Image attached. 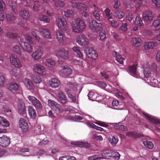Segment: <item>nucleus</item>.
<instances>
[{
    "label": "nucleus",
    "mask_w": 160,
    "mask_h": 160,
    "mask_svg": "<svg viewBox=\"0 0 160 160\" xmlns=\"http://www.w3.org/2000/svg\"><path fill=\"white\" fill-rule=\"evenodd\" d=\"M141 68L143 70L144 80L150 85L154 87H160V78L155 79L153 78L151 72L158 73V67L155 63H150L148 62L143 63Z\"/></svg>",
    "instance_id": "f257e3e1"
},
{
    "label": "nucleus",
    "mask_w": 160,
    "mask_h": 160,
    "mask_svg": "<svg viewBox=\"0 0 160 160\" xmlns=\"http://www.w3.org/2000/svg\"><path fill=\"white\" fill-rule=\"evenodd\" d=\"M71 27L73 32L77 33L82 32L85 30L86 25L85 22L80 18L74 19L72 22Z\"/></svg>",
    "instance_id": "f03ea898"
},
{
    "label": "nucleus",
    "mask_w": 160,
    "mask_h": 160,
    "mask_svg": "<svg viewBox=\"0 0 160 160\" xmlns=\"http://www.w3.org/2000/svg\"><path fill=\"white\" fill-rule=\"evenodd\" d=\"M76 42L80 46H84L89 43V40L84 35L81 34L77 35L76 38Z\"/></svg>",
    "instance_id": "7ed1b4c3"
},
{
    "label": "nucleus",
    "mask_w": 160,
    "mask_h": 160,
    "mask_svg": "<svg viewBox=\"0 0 160 160\" xmlns=\"http://www.w3.org/2000/svg\"><path fill=\"white\" fill-rule=\"evenodd\" d=\"M58 27L62 29L66 30L68 27V25L65 19L63 17H60L56 20Z\"/></svg>",
    "instance_id": "20e7f679"
},
{
    "label": "nucleus",
    "mask_w": 160,
    "mask_h": 160,
    "mask_svg": "<svg viewBox=\"0 0 160 160\" xmlns=\"http://www.w3.org/2000/svg\"><path fill=\"white\" fill-rule=\"evenodd\" d=\"M10 61L11 63L15 67L19 68L22 66L21 62L17 58L16 55L12 54L10 57Z\"/></svg>",
    "instance_id": "39448f33"
},
{
    "label": "nucleus",
    "mask_w": 160,
    "mask_h": 160,
    "mask_svg": "<svg viewBox=\"0 0 160 160\" xmlns=\"http://www.w3.org/2000/svg\"><path fill=\"white\" fill-rule=\"evenodd\" d=\"M34 72L40 76L44 75L46 74L45 69L42 65L39 64H35L33 68Z\"/></svg>",
    "instance_id": "423d86ee"
},
{
    "label": "nucleus",
    "mask_w": 160,
    "mask_h": 160,
    "mask_svg": "<svg viewBox=\"0 0 160 160\" xmlns=\"http://www.w3.org/2000/svg\"><path fill=\"white\" fill-rule=\"evenodd\" d=\"M88 26L90 29L96 30H99L102 27V25L101 23L98 22L93 20H90L89 22Z\"/></svg>",
    "instance_id": "0eeeda50"
},
{
    "label": "nucleus",
    "mask_w": 160,
    "mask_h": 160,
    "mask_svg": "<svg viewBox=\"0 0 160 160\" xmlns=\"http://www.w3.org/2000/svg\"><path fill=\"white\" fill-rule=\"evenodd\" d=\"M10 138L5 135L0 137V146L3 148L8 147L10 144Z\"/></svg>",
    "instance_id": "6e6552de"
},
{
    "label": "nucleus",
    "mask_w": 160,
    "mask_h": 160,
    "mask_svg": "<svg viewBox=\"0 0 160 160\" xmlns=\"http://www.w3.org/2000/svg\"><path fill=\"white\" fill-rule=\"evenodd\" d=\"M19 126L23 132H25L29 128V123L26 119L21 118L19 120Z\"/></svg>",
    "instance_id": "1a4fd4ad"
},
{
    "label": "nucleus",
    "mask_w": 160,
    "mask_h": 160,
    "mask_svg": "<svg viewBox=\"0 0 160 160\" xmlns=\"http://www.w3.org/2000/svg\"><path fill=\"white\" fill-rule=\"evenodd\" d=\"M19 44L26 52L29 53H31L32 52L33 50L32 47L28 43L23 42L22 40H20Z\"/></svg>",
    "instance_id": "9d476101"
},
{
    "label": "nucleus",
    "mask_w": 160,
    "mask_h": 160,
    "mask_svg": "<svg viewBox=\"0 0 160 160\" xmlns=\"http://www.w3.org/2000/svg\"><path fill=\"white\" fill-rule=\"evenodd\" d=\"M112 150L107 149L101 152V155H99L100 159H110L111 158Z\"/></svg>",
    "instance_id": "9b49d317"
},
{
    "label": "nucleus",
    "mask_w": 160,
    "mask_h": 160,
    "mask_svg": "<svg viewBox=\"0 0 160 160\" xmlns=\"http://www.w3.org/2000/svg\"><path fill=\"white\" fill-rule=\"evenodd\" d=\"M86 54L88 57L92 58L93 59L97 58L98 54L92 48H87L85 50Z\"/></svg>",
    "instance_id": "f8f14e48"
},
{
    "label": "nucleus",
    "mask_w": 160,
    "mask_h": 160,
    "mask_svg": "<svg viewBox=\"0 0 160 160\" xmlns=\"http://www.w3.org/2000/svg\"><path fill=\"white\" fill-rule=\"evenodd\" d=\"M29 100L34 105L36 108L41 109L42 106L41 102L35 97L29 96L28 97Z\"/></svg>",
    "instance_id": "ddd939ff"
},
{
    "label": "nucleus",
    "mask_w": 160,
    "mask_h": 160,
    "mask_svg": "<svg viewBox=\"0 0 160 160\" xmlns=\"http://www.w3.org/2000/svg\"><path fill=\"white\" fill-rule=\"evenodd\" d=\"M48 84L52 88H57L60 85V82L58 79L52 78L48 81Z\"/></svg>",
    "instance_id": "4468645a"
},
{
    "label": "nucleus",
    "mask_w": 160,
    "mask_h": 160,
    "mask_svg": "<svg viewBox=\"0 0 160 160\" xmlns=\"http://www.w3.org/2000/svg\"><path fill=\"white\" fill-rule=\"evenodd\" d=\"M57 55L59 58L65 59L68 58V51L64 49L60 50L57 53Z\"/></svg>",
    "instance_id": "2eb2a0df"
},
{
    "label": "nucleus",
    "mask_w": 160,
    "mask_h": 160,
    "mask_svg": "<svg viewBox=\"0 0 160 160\" xmlns=\"http://www.w3.org/2000/svg\"><path fill=\"white\" fill-rule=\"evenodd\" d=\"M43 55V52L40 49L35 50L32 54V58L35 60H37L41 58Z\"/></svg>",
    "instance_id": "dca6fc26"
},
{
    "label": "nucleus",
    "mask_w": 160,
    "mask_h": 160,
    "mask_svg": "<svg viewBox=\"0 0 160 160\" xmlns=\"http://www.w3.org/2000/svg\"><path fill=\"white\" fill-rule=\"evenodd\" d=\"M56 39L59 43H62L65 39V35L62 31H58L56 33Z\"/></svg>",
    "instance_id": "f3484780"
},
{
    "label": "nucleus",
    "mask_w": 160,
    "mask_h": 160,
    "mask_svg": "<svg viewBox=\"0 0 160 160\" xmlns=\"http://www.w3.org/2000/svg\"><path fill=\"white\" fill-rule=\"evenodd\" d=\"M143 18L147 21H152L153 17L152 12L150 11H146L143 13Z\"/></svg>",
    "instance_id": "a211bd4d"
},
{
    "label": "nucleus",
    "mask_w": 160,
    "mask_h": 160,
    "mask_svg": "<svg viewBox=\"0 0 160 160\" xmlns=\"http://www.w3.org/2000/svg\"><path fill=\"white\" fill-rule=\"evenodd\" d=\"M143 114L150 122L156 124H159L160 123L159 120L158 119L146 113H143Z\"/></svg>",
    "instance_id": "6ab92c4d"
},
{
    "label": "nucleus",
    "mask_w": 160,
    "mask_h": 160,
    "mask_svg": "<svg viewBox=\"0 0 160 160\" xmlns=\"http://www.w3.org/2000/svg\"><path fill=\"white\" fill-rule=\"evenodd\" d=\"M59 70L61 73L67 76H69L72 72L71 69L68 67L62 66Z\"/></svg>",
    "instance_id": "aec40b11"
},
{
    "label": "nucleus",
    "mask_w": 160,
    "mask_h": 160,
    "mask_svg": "<svg viewBox=\"0 0 160 160\" xmlns=\"http://www.w3.org/2000/svg\"><path fill=\"white\" fill-rule=\"evenodd\" d=\"M28 111L30 117L33 119H34L36 117L37 113L33 107L32 106H29L28 107Z\"/></svg>",
    "instance_id": "412c9836"
},
{
    "label": "nucleus",
    "mask_w": 160,
    "mask_h": 160,
    "mask_svg": "<svg viewBox=\"0 0 160 160\" xmlns=\"http://www.w3.org/2000/svg\"><path fill=\"white\" fill-rule=\"evenodd\" d=\"M131 43L133 46L138 47L141 46L142 41L141 39L139 38H135L132 39Z\"/></svg>",
    "instance_id": "4be33fe9"
},
{
    "label": "nucleus",
    "mask_w": 160,
    "mask_h": 160,
    "mask_svg": "<svg viewBox=\"0 0 160 160\" xmlns=\"http://www.w3.org/2000/svg\"><path fill=\"white\" fill-rule=\"evenodd\" d=\"M18 112L21 114L25 113L26 112L25 107L24 103L22 101H20L18 104Z\"/></svg>",
    "instance_id": "5701e85b"
},
{
    "label": "nucleus",
    "mask_w": 160,
    "mask_h": 160,
    "mask_svg": "<svg viewBox=\"0 0 160 160\" xmlns=\"http://www.w3.org/2000/svg\"><path fill=\"white\" fill-rule=\"evenodd\" d=\"M137 65H133L129 67V70L130 72L132 75L136 78H138V74L136 70Z\"/></svg>",
    "instance_id": "b1692460"
},
{
    "label": "nucleus",
    "mask_w": 160,
    "mask_h": 160,
    "mask_svg": "<svg viewBox=\"0 0 160 160\" xmlns=\"http://www.w3.org/2000/svg\"><path fill=\"white\" fill-rule=\"evenodd\" d=\"M156 44L153 42H145L144 44V49L146 50L152 49L156 46Z\"/></svg>",
    "instance_id": "393cba45"
},
{
    "label": "nucleus",
    "mask_w": 160,
    "mask_h": 160,
    "mask_svg": "<svg viewBox=\"0 0 160 160\" xmlns=\"http://www.w3.org/2000/svg\"><path fill=\"white\" fill-rule=\"evenodd\" d=\"M19 15L21 17L25 19H28L30 16L28 11L25 10H22L20 11Z\"/></svg>",
    "instance_id": "a878e982"
},
{
    "label": "nucleus",
    "mask_w": 160,
    "mask_h": 160,
    "mask_svg": "<svg viewBox=\"0 0 160 160\" xmlns=\"http://www.w3.org/2000/svg\"><path fill=\"white\" fill-rule=\"evenodd\" d=\"M0 125L3 127H8L9 126V122L4 118L0 116Z\"/></svg>",
    "instance_id": "bb28decb"
},
{
    "label": "nucleus",
    "mask_w": 160,
    "mask_h": 160,
    "mask_svg": "<svg viewBox=\"0 0 160 160\" xmlns=\"http://www.w3.org/2000/svg\"><path fill=\"white\" fill-rule=\"evenodd\" d=\"M65 91L67 94L68 98L72 102H74L76 101V98L75 96L72 95V92L71 90L68 88L65 89Z\"/></svg>",
    "instance_id": "cd10ccee"
},
{
    "label": "nucleus",
    "mask_w": 160,
    "mask_h": 160,
    "mask_svg": "<svg viewBox=\"0 0 160 160\" xmlns=\"http://www.w3.org/2000/svg\"><path fill=\"white\" fill-rule=\"evenodd\" d=\"M40 31L43 33L45 38L48 39L51 38V36L49 30L47 29L42 28L40 30Z\"/></svg>",
    "instance_id": "c85d7f7f"
},
{
    "label": "nucleus",
    "mask_w": 160,
    "mask_h": 160,
    "mask_svg": "<svg viewBox=\"0 0 160 160\" xmlns=\"http://www.w3.org/2000/svg\"><path fill=\"white\" fill-rule=\"evenodd\" d=\"M72 50L74 52L76 53L77 55L80 58H82L83 57L82 53L81 52L80 48L79 47H74L72 48Z\"/></svg>",
    "instance_id": "c756f323"
},
{
    "label": "nucleus",
    "mask_w": 160,
    "mask_h": 160,
    "mask_svg": "<svg viewBox=\"0 0 160 160\" xmlns=\"http://www.w3.org/2000/svg\"><path fill=\"white\" fill-rule=\"evenodd\" d=\"M72 6L73 8L78 9H85L86 8V6L85 5L76 2H72Z\"/></svg>",
    "instance_id": "7c9ffc66"
},
{
    "label": "nucleus",
    "mask_w": 160,
    "mask_h": 160,
    "mask_svg": "<svg viewBox=\"0 0 160 160\" xmlns=\"http://www.w3.org/2000/svg\"><path fill=\"white\" fill-rule=\"evenodd\" d=\"M110 143L112 146H115L118 141V138L115 136H111L108 139Z\"/></svg>",
    "instance_id": "2f4dec72"
},
{
    "label": "nucleus",
    "mask_w": 160,
    "mask_h": 160,
    "mask_svg": "<svg viewBox=\"0 0 160 160\" xmlns=\"http://www.w3.org/2000/svg\"><path fill=\"white\" fill-rule=\"evenodd\" d=\"M108 20L111 25L113 27L117 28L119 26V22L114 20L112 17L108 19Z\"/></svg>",
    "instance_id": "473e14b6"
},
{
    "label": "nucleus",
    "mask_w": 160,
    "mask_h": 160,
    "mask_svg": "<svg viewBox=\"0 0 160 160\" xmlns=\"http://www.w3.org/2000/svg\"><path fill=\"white\" fill-rule=\"evenodd\" d=\"M143 143L146 148L149 149H152L153 148V144L151 142L148 141L147 139H143Z\"/></svg>",
    "instance_id": "72a5a7b5"
},
{
    "label": "nucleus",
    "mask_w": 160,
    "mask_h": 160,
    "mask_svg": "<svg viewBox=\"0 0 160 160\" xmlns=\"http://www.w3.org/2000/svg\"><path fill=\"white\" fill-rule=\"evenodd\" d=\"M8 88L11 91L17 90L19 88V85L14 82L9 84L8 86Z\"/></svg>",
    "instance_id": "f704fd0d"
},
{
    "label": "nucleus",
    "mask_w": 160,
    "mask_h": 160,
    "mask_svg": "<svg viewBox=\"0 0 160 160\" xmlns=\"http://www.w3.org/2000/svg\"><path fill=\"white\" fill-rule=\"evenodd\" d=\"M58 99L63 103H65L67 102V100L64 95L62 92H59L58 95Z\"/></svg>",
    "instance_id": "c9c22d12"
},
{
    "label": "nucleus",
    "mask_w": 160,
    "mask_h": 160,
    "mask_svg": "<svg viewBox=\"0 0 160 160\" xmlns=\"http://www.w3.org/2000/svg\"><path fill=\"white\" fill-rule=\"evenodd\" d=\"M45 64L48 67L52 68L55 66L56 63L55 62L52 60L48 59L45 62Z\"/></svg>",
    "instance_id": "e433bc0d"
},
{
    "label": "nucleus",
    "mask_w": 160,
    "mask_h": 160,
    "mask_svg": "<svg viewBox=\"0 0 160 160\" xmlns=\"http://www.w3.org/2000/svg\"><path fill=\"white\" fill-rule=\"evenodd\" d=\"M72 144L80 147H84L86 148H89L90 146V145L89 143L86 142H75V144Z\"/></svg>",
    "instance_id": "4c0bfd02"
},
{
    "label": "nucleus",
    "mask_w": 160,
    "mask_h": 160,
    "mask_svg": "<svg viewBox=\"0 0 160 160\" xmlns=\"http://www.w3.org/2000/svg\"><path fill=\"white\" fill-rule=\"evenodd\" d=\"M134 24L135 25L139 27L142 26L144 24L142 19L138 16H137L136 17L135 20L134 21Z\"/></svg>",
    "instance_id": "58836bf2"
},
{
    "label": "nucleus",
    "mask_w": 160,
    "mask_h": 160,
    "mask_svg": "<svg viewBox=\"0 0 160 160\" xmlns=\"http://www.w3.org/2000/svg\"><path fill=\"white\" fill-rule=\"evenodd\" d=\"M69 87L71 89H72L73 90L76 91V93L78 94L80 93L81 91V89H80L78 90L77 88V85L74 83H71L69 84Z\"/></svg>",
    "instance_id": "ea45409f"
},
{
    "label": "nucleus",
    "mask_w": 160,
    "mask_h": 160,
    "mask_svg": "<svg viewBox=\"0 0 160 160\" xmlns=\"http://www.w3.org/2000/svg\"><path fill=\"white\" fill-rule=\"evenodd\" d=\"M126 136L129 137H131L134 138H137L141 136V135L138 133L132 132H128L126 134Z\"/></svg>",
    "instance_id": "a19ab883"
},
{
    "label": "nucleus",
    "mask_w": 160,
    "mask_h": 160,
    "mask_svg": "<svg viewBox=\"0 0 160 160\" xmlns=\"http://www.w3.org/2000/svg\"><path fill=\"white\" fill-rule=\"evenodd\" d=\"M114 15L118 18L122 19L124 17V14L122 11L118 10L115 12Z\"/></svg>",
    "instance_id": "79ce46f5"
},
{
    "label": "nucleus",
    "mask_w": 160,
    "mask_h": 160,
    "mask_svg": "<svg viewBox=\"0 0 160 160\" xmlns=\"http://www.w3.org/2000/svg\"><path fill=\"white\" fill-rule=\"evenodd\" d=\"M24 83L25 84H27L31 89H33L34 88V86L32 81L29 79L26 78L24 79Z\"/></svg>",
    "instance_id": "37998d69"
},
{
    "label": "nucleus",
    "mask_w": 160,
    "mask_h": 160,
    "mask_svg": "<svg viewBox=\"0 0 160 160\" xmlns=\"http://www.w3.org/2000/svg\"><path fill=\"white\" fill-rule=\"evenodd\" d=\"M111 158L115 160H118L120 159L121 156L118 152L112 150Z\"/></svg>",
    "instance_id": "c03bdc74"
},
{
    "label": "nucleus",
    "mask_w": 160,
    "mask_h": 160,
    "mask_svg": "<svg viewBox=\"0 0 160 160\" xmlns=\"http://www.w3.org/2000/svg\"><path fill=\"white\" fill-rule=\"evenodd\" d=\"M39 32L36 31H33L32 32V34L35 40L38 42H40V38L38 36Z\"/></svg>",
    "instance_id": "a18cd8bd"
},
{
    "label": "nucleus",
    "mask_w": 160,
    "mask_h": 160,
    "mask_svg": "<svg viewBox=\"0 0 160 160\" xmlns=\"http://www.w3.org/2000/svg\"><path fill=\"white\" fill-rule=\"evenodd\" d=\"M152 26L156 30L160 29V21L159 19H157L153 22Z\"/></svg>",
    "instance_id": "49530a36"
},
{
    "label": "nucleus",
    "mask_w": 160,
    "mask_h": 160,
    "mask_svg": "<svg viewBox=\"0 0 160 160\" xmlns=\"http://www.w3.org/2000/svg\"><path fill=\"white\" fill-rule=\"evenodd\" d=\"M97 94L96 93H95L93 92H90L88 94V97L89 98V99L90 100H92V101L95 100L97 98Z\"/></svg>",
    "instance_id": "de8ad7c7"
},
{
    "label": "nucleus",
    "mask_w": 160,
    "mask_h": 160,
    "mask_svg": "<svg viewBox=\"0 0 160 160\" xmlns=\"http://www.w3.org/2000/svg\"><path fill=\"white\" fill-rule=\"evenodd\" d=\"M48 104L51 108L53 109H54L55 107L57 105L58 103L53 100H49L48 101Z\"/></svg>",
    "instance_id": "09e8293b"
},
{
    "label": "nucleus",
    "mask_w": 160,
    "mask_h": 160,
    "mask_svg": "<svg viewBox=\"0 0 160 160\" xmlns=\"http://www.w3.org/2000/svg\"><path fill=\"white\" fill-rule=\"evenodd\" d=\"M59 160H75V158L73 157L67 156L60 157Z\"/></svg>",
    "instance_id": "8fccbe9b"
},
{
    "label": "nucleus",
    "mask_w": 160,
    "mask_h": 160,
    "mask_svg": "<svg viewBox=\"0 0 160 160\" xmlns=\"http://www.w3.org/2000/svg\"><path fill=\"white\" fill-rule=\"evenodd\" d=\"M99 39L101 41H103L106 38L105 31H101L99 34Z\"/></svg>",
    "instance_id": "3c124183"
},
{
    "label": "nucleus",
    "mask_w": 160,
    "mask_h": 160,
    "mask_svg": "<svg viewBox=\"0 0 160 160\" xmlns=\"http://www.w3.org/2000/svg\"><path fill=\"white\" fill-rule=\"evenodd\" d=\"M104 12L108 19L112 17V16L111 15V10L108 8H105L104 10Z\"/></svg>",
    "instance_id": "603ef678"
},
{
    "label": "nucleus",
    "mask_w": 160,
    "mask_h": 160,
    "mask_svg": "<svg viewBox=\"0 0 160 160\" xmlns=\"http://www.w3.org/2000/svg\"><path fill=\"white\" fill-rule=\"evenodd\" d=\"M39 19L40 21H43L46 22H49L50 19L47 17L43 15H40L39 17Z\"/></svg>",
    "instance_id": "864d4df0"
},
{
    "label": "nucleus",
    "mask_w": 160,
    "mask_h": 160,
    "mask_svg": "<svg viewBox=\"0 0 160 160\" xmlns=\"http://www.w3.org/2000/svg\"><path fill=\"white\" fill-rule=\"evenodd\" d=\"M88 160H101L99 155H93L89 157L88 158Z\"/></svg>",
    "instance_id": "5fc2aeb1"
},
{
    "label": "nucleus",
    "mask_w": 160,
    "mask_h": 160,
    "mask_svg": "<svg viewBox=\"0 0 160 160\" xmlns=\"http://www.w3.org/2000/svg\"><path fill=\"white\" fill-rule=\"evenodd\" d=\"M120 29L123 32H125L128 29V24L126 23H123L122 24Z\"/></svg>",
    "instance_id": "6e6d98bb"
},
{
    "label": "nucleus",
    "mask_w": 160,
    "mask_h": 160,
    "mask_svg": "<svg viewBox=\"0 0 160 160\" xmlns=\"http://www.w3.org/2000/svg\"><path fill=\"white\" fill-rule=\"evenodd\" d=\"M33 80L36 84H39L42 81L41 78L38 76L34 77L33 78Z\"/></svg>",
    "instance_id": "4d7b16f0"
},
{
    "label": "nucleus",
    "mask_w": 160,
    "mask_h": 160,
    "mask_svg": "<svg viewBox=\"0 0 160 160\" xmlns=\"http://www.w3.org/2000/svg\"><path fill=\"white\" fill-rule=\"evenodd\" d=\"M58 114L60 113L62 111V109L61 106L58 104H57L55 107L54 109H53Z\"/></svg>",
    "instance_id": "13d9d810"
},
{
    "label": "nucleus",
    "mask_w": 160,
    "mask_h": 160,
    "mask_svg": "<svg viewBox=\"0 0 160 160\" xmlns=\"http://www.w3.org/2000/svg\"><path fill=\"white\" fill-rule=\"evenodd\" d=\"M73 11L71 10H68L65 12V16L67 18L73 16Z\"/></svg>",
    "instance_id": "bf43d9fd"
},
{
    "label": "nucleus",
    "mask_w": 160,
    "mask_h": 160,
    "mask_svg": "<svg viewBox=\"0 0 160 160\" xmlns=\"http://www.w3.org/2000/svg\"><path fill=\"white\" fill-rule=\"evenodd\" d=\"M6 35L7 37L10 38H14L17 37V36L16 33H13L11 32H7L6 33Z\"/></svg>",
    "instance_id": "052dcab7"
},
{
    "label": "nucleus",
    "mask_w": 160,
    "mask_h": 160,
    "mask_svg": "<svg viewBox=\"0 0 160 160\" xmlns=\"http://www.w3.org/2000/svg\"><path fill=\"white\" fill-rule=\"evenodd\" d=\"M120 6V2L118 0H115L114 4L113 6V8L114 9H118Z\"/></svg>",
    "instance_id": "680f3d73"
},
{
    "label": "nucleus",
    "mask_w": 160,
    "mask_h": 160,
    "mask_svg": "<svg viewBox=\"0 0 160 160\" xmlns=\"http://www.w3.org/2000/svg\"><path fill=\"white\" fill-rule=\"evenodd\" d=\"M117 61L120 64H122L124 58L122 57L121 55H118L116 57Z\"/></svg>",
    "instance_id": "e2e57ef3"
},
{
    "label": "nucleus",
    "mask_w": 160,
    "mask_h": 160,
    "mask_svg": "<svg viewBox=\"0 0 160 160\" xmlns=\"http://www.w3.org/2000/svg\"><path fill=\"white\" fill-rule=\"evenodd\" d=\"M64 5L63 2L60 1H56L55 3V6L57 7H62L64 6Z\"/></svg>",
    "instance_id": "0e129e2a"
},
{
    "label": "nucleus",
    "mask_w": 160,
    "mask_h": 160,
    "mask_svg": "<svg viewBox=\"0 0 160 160\" xmlns=\"http://www.w3.org/2000/svg\"><path fill=\"white\" fill-rule=\"evenodd\" d=\"M157 8H160V0H151Z\"/></svg>",
    "instance_id": "69168bd1"
},
{
    "label": "nucleus",
    "mask_w": 160,
    "mask_h": 160,
    "mask_svg": "<svg viewBox=\"0 0 160 160\" xmlns=\"http://www.w3.org/2000/svg\"><path fill=\"white\" fill-rule=\"evenodd\" d=\"M6 18L8 21H10L14 20L15 17L12 15L8 14L6 15Z\"/></svg>",
    "instance_id": "338daca9"
},
{
    "label": "nucleus",
    "mask_w": 160,
    "mask_h": 160,
    "mask_svg": "<svg viewBox=\"0 0 160 160\" xmlns=\"http://www.w3.org/2000/svg\"><path fill=\"white\" fill-rule=\"evenodd\" d=\"M98 85L101 88L104 89L107 86L106 84L104 82L101 81H98L97 82Z\"/></svg>",
    "instance_id": "774afa93"
}]
</instances>
